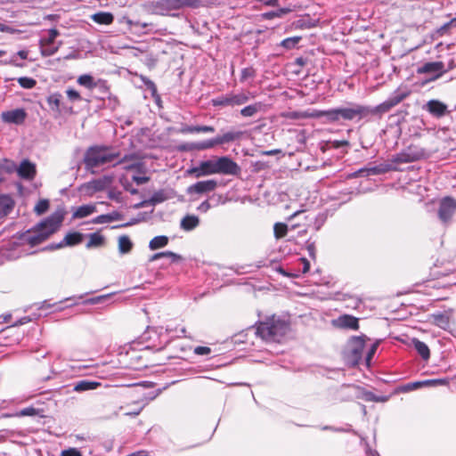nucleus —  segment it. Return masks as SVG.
I'll return each instance as SVG.
<instances>
[{
    "label": "nucleus",
    "instance_id": "nucleus-35",
    "mask_svg": "<svg viewBox=\"0 0 456 456\" xmlns=\"http://www.w3.org/2000/svg\"><path fill=\"white\" fill-rule=\"evenodd\" d=\"M17 165L13 160L8 159H0V172L3 175V173L5 174H12L13 172H16Z\"/></svg>",
    "mask_w": 456,
    "mask_h": 456
},
{
    "label": "nucleus",
    "instance_id": "nucleus-8",
    "mask_svg": "<svg viewBox=\"0 0 456 456\" xmlns=\"http://www.w3.org/2000/svg\"><path fill=\"white\" fill-rule=\"evenodd\" d=\"M190 0H158L153 4V12L159 15H167L184 5H190Z\"/></svg>",
    "mask_w": 456,
    "mask_h": 456
},
{
    "label": "nucleus",
    "instance_id": "nucleus-48",
    "mask_svg": "<svg viewBox=\"0 0 456 456\" xmlns=\"http://www.w3.org/2000/svg\"><path fill=\"white\" fill-rule=\"evenodd\" d=\"M419 382V388L423 387H431V386H438V385H446L448 383L445 379H427Z\"/></svg>",
    "mask_w": 456,
    "mask_h": 456
},
{
    "label": "nucleus",
    "instance_id": "nucleus-37",
    "mask_svg": "<svg viewBox=\"0 0 456 456\" xmlns=\"http://www.w3.org/2000/svg\"><path fill=\"white\" fill-rule=\"evenodd\" d=\"M48 36L39 39V45H53L57 37L60 36V31L56 28H50L47 31Z\"/></svg>",
    "mask_w": 456,
    "mask_h": 456
},
{
    "label": "nucleus",
    "instance_id": "nucleus-29",
    "mask_svg": "<svg viewBox=\"0 0 456 456\" xmlns=\"http://www.w3.org/2000/svg\"><path fill=\"white\" fill-rule=\"evenodd\" d=\"M263 103L258 102H255L253 104H249L245 106L240 110V114L243 118H252L256 116L259 111L262 110Z\"/></svg>",
    "mask_w": 456,
    "mask_h": 456
},
{
    "label": "nucleus",
    "instance_id": "nucleus-25",
    "mask_svg": "<svg viewBox=\"0 0 456 456\" xmlns=\"http://www.w3.org/2000/svg\"><path fill=\"white\" fill-rule=\"evenodd\" d=\"M283 117L289 118V119H301V118H320V110H314L313 112L297 111V110L289 111L287 113H284Z\"/></svg>",
    "mask_w": 456,
    "mask_h": 456
},
{
    "label": "nucleus",
    "instance_id": "nucleus-16",
    "mask_svg": "<svg viewBox=\"0 0 456 456\" xmlns=\"http://www.w3.org/2000/svg\"><path fill=\"white\" fill-rule=\"evenodd\" d=\"M16 172L20 178L31 181L37 174L36 165L28 159H23L20 166H17Z\"/></svg>",
    "mask_w": 456,
    "mask_h": 456
},
{
    "label": "nucleus",
    "instance_id": "nucleus-57",
    "mask_svg": "<svg viewBox=\"0 0 456 456\" xmlns=\"http://www.w3.org/2000/svg\"><path fill=\"white\" fill-rule=\"evenodd\" d=\"M164 257H167L170 259L171 263L178 262L182 259V256L176 253H174L172 251H163Z\"/></svg>",
    "mask_w": 456,
    "mask_h": 456
},
{
    "label": "nucleus",
    "instance_id": "nucleus-26",
    "mask_svg": "<svg viewBox=\"0 0 456 456\" xmlns=\"http://www.w3.org/2000/svg\"><path fill=\"white\" fill-rule=\"evenodd\" d=\"M413 348L420 355L424 361H428L430 357V350L426 343L418 338H413L411 341Z\"/></svg>",
    "mask_w": 456,
    "mask_h": 456
},
{
    "label": "nucleus",
    "instance_id": "nucleus-2",
    "mask_svg": "<svg viewBox=\"0 0 456 456\" xmlns=\"http://www.w3.org/2000/svg\"><path fill=\"white\" fill-rule=\"evenodd\" d=\"M62 220L63 215L61 212H54L38 223L32 230L21 233L20 239L32 247L37 246L56 232Z\"/></svg>",
    "mask_w": 456,
    "mask_h": 456
},
{
    "label": "nucleus",
    "instance_id": "nucleus-18",
    "mask_svg": "<svg viewBox=\"0 0 456 456\" xmlns=\"http://www.w3.org/2000/svg\"><path fill=\"white\" fill-rule=\"evenodd\" d=\"M15 201L9 194H0V219L9 216L14 209Z\"/></svg>",
    "mask_w": 456,
    "mask_h": 456
},
{
    "label": "nucleus",
    "instance_id": "nucleus-63",
    "mask_svg": "<svg viewBox=\"0 0 456 456\" xmlns=\"http://www.w3.org/2000/svg\"><path fill=\"white\" fill-rule=\"evenodd\" d=\"M110 223L107 214L100 215L92 220V224H105Z\"/></svg>",
    "mask_w": 456,
    "mask_h": 456
},
{
    "label": "nucleus",
    "instance_id": "nucleus-24",
    "mask_svg": "<svg viewBox=\"0 0 456 456\" xmlns=\"http://www.w3.org/2000/svg\"><path fill=\"white\" fill-rule=\"evenodd\" d=\"M215 127L212 126H189L184 125L180 128L181 134H194V133H214Z\"/></svg>",
    "mask_w": 456,
    "mask_h": 456
},
{
    "label": "nucleus",
    "instance_id": "nucleus-22",
    "mask_svg": "<svg viewBox=\"0 0 456 456\" xmlns=\"http://www.w3.org/2000/svg\"><path fill=\"white\" fill-rule=\"evenodd\" d=\"M244 134L242 131H228L222 135H217L216 140L218 145L230 143L234 141L240 140Z\"/></svg>",
    "mask_w": 456,
    "mask_h": 456
},
{
    "label": "nucleus",
    "instance_id": "nucleus-5",
    "mask_svg": "<svg viewBox=\"0 0 456 456\" xmlns=\"http://www.w3.org/2000/svg\"><path fill=\"white\" fill-rule=\"evenodd\" d=\"M431 152L419 145L411 144L402 151L393 155V161L398 164H406L421 159H427Z\"/></svg>",
    "mask_w": 456,
    "mask_h": 456
},
{
    "label": "nucleus",
    "instance_id": "nucleus-14",
    "mask_svg": "<svg viewBox=\"0 0 456 456\" xmlns=\"http://www.w3.org/2000/svg\"><path fill=\"white\" fill-rule=\"evenodd\" d=\"M26 118L27 112L22 108L3 111L1 114L2 120L8 124L21 125Z\"/></svg>",
    "mask_w": 456,
    "mask_h": 456
},
{
    "label": "nucleus",
    "instance_id": "nucleus-52",
    "mask_svg": "<svg viewBox=\"0 0 456 456\" xmlns=\"http://www.w3.org/2000/svg\"><path fill=\"white\" fill-rule=\"evenodd\" d=\"M39 414V410L34 408L33 406L26 407L21 409L16 415L19 417L25 416H37Z\"/></svg>",
    "mask_w": 456,
    "mask_h": 456
},
{
    "label": "nucleus",
    "instance_id": "nucleus-43",
    "mask_svg": "<svg viewBox=\"0 0 456 456\" xmlns=\"http://www.w3.org/2000/svg\"><path fill=\"white\" fill-rule=\"evenodd\" d=\"M397 165H399V164L393 161V156H392L389 161L380 163V164H379V167L380 173L386 174L390 171H399Z\"/></svg>",
    "mask_w": 456,
    "mask_h": 456
},
{
    "label": "nucleus",
    "instance_id": "nucleus-60",
    "mask_svg": "<svg viewBox=\"0 0 456 456\" xmlns=\"http://www.w3.org/2000/svg\"><path fill=\"white\" fill-rule=\"evenodd\" d=\"M456 27V18L452 19L450 21L444 23L439 29L438 32L441 34H444L450 28Z\"/></svg>",
    "mask_w": 456,
    "mask_h": 456
},
{
    "label": "nucleus",
    "instance_id": "nucleus-13",
    "mask_svg": "<svg viewBox=\"0 0 456 456\" xmlns=\"http://www.w3.org/2000/svg\"><path fill=\"white\" fill-rule=\"evenodd\" d=\"M217 187V182L214 179L197 182L187 189L188 194H204L211 192Z\"/></svg>",
    "mask_w": 456,
    "mask_h": 456
},
{
    "label": "nucleus",
    "instance_id": "nucleus-34",
    "mask_svg": "<svg viewBox=\"0 0 456 456\" xmlns=\"http://www.w3.org/2000/svg\"><path fill=\"white\" fill-rule=\"evenodd\" d=\"M169 240L167 236L165 235H159L154 237L152 240H151L149 243V248L151 250H156L161 248H164L167 245Z\"/></svg>",
    "mask_w": 456,
    "mask_h": 456
},
{
    "label": "nucleus",
    "instance_id": "nucleus-64",
    "mask_svg": "<svg viewBox=\"0 0 456 456\" xmlns=\"http://www.w3.org/2000/svg\"><path fill=\"white\" fill-rule=\"evenodd\" d=\"M132 180L138 185H140L147 183L150 180V178L148 176L133 175Z\"/></svg>",
    "mask_w": 456,
    "mask_h": 456
},
{
    "label": "nucleus",
    "instance_id": "nucleus-36",
    "mask_svg": "<svg viewBox=\"0 0 456 456\" xmlns=\"http://www.w3.org/2000/svg\"><path fill=\"white\" fill-rule=\"evenodd\" d=\"M133 248V242L126 235H122L118 238V250L121 254H127Z\"/></svg>",
    "mask_w": 456,
    "mask_h": 456
},
{
    "label": "nucleus",
    "instance_id": "nucleus-33",
    "mask_svg": "<svg viewBox=\"0 0 456 456\" xmlns=\"http://www.w3.org/2000/svg\"><path fill=\"white\" fill-rule=\"evenodd\" d=\"M221 197L218 195H213L208 200H204L201 202V204L198 207V210L201 213L208 212L210 208L217 206L220 202Z\"/></svg>",
    "mask_w": 456,
    "mask_h": 456
},
{
    "label": "nucleus",
    "instance_id": "nucleus-12",
    "mask_svg": "<svg viewBox=\"0 0 456 456\" xmlns=\"http://www.w3.org/2000/svg\"><path fill=\"white\" fill-rule=\"evenodd\" d=\"M218 145L216 137L202 142H185L178 147L181 151H205Z\"/></svg>",
    "mask_w": 456,
    "mask_h": 456
},
{
    "label": "nucleus",
    "instance_id": "nucleus-42",
    "mask_svg": "<svg viewBox=\"0 0 456 456\" xmlns=\"http://www.w3.org/2000/svg\"><path fill=\"white\" fill-rule=\"evenodd\" d=\"M256 76V70L253 67H248L241 69L240 82L245 83L249 79H254Z\"/></svg>",
    "mask_w": 456,
    "mask_h": 456
},
{
    "label": "nucleus",
    "instance_id": "nucleus-47",
    "mask_svg": "<svg viewBox=\"0 0 456 456\" xmlns=\"http://www.w3.org/2000/svg\"><path fill=\"white\" fill-rule=\"evenodd\" d=\"M273 232H274V236L277 239L282 238V237L286 236V234H287L288 226H287V224H285L283 223H276L273 226Z\"/></svg>",
    "mask_w": 456,
    "mask_h": 456
},
{
    "label": "nucleus",
    "instance_id": "nucleus-50",
    "mask_svg": "<svg viewBox=\"0 0 456 456\" xmlns=\"http://www.w3.org/2000/svg\"><path fill=\"white\" fill-rule=\"evenodd\" d=\"M50 203L48 200H40L35 206V212L37 215H43L49 208Z\"/></svg>",
    "mask_w": 456,
    "mask_h": 456
},
{
    "label": "nucleus",
    "instance_id": "nucleus-49",
    "mask_svg": "<svg viewBox=\"0 0 456 456\" xmlns=\"http://www.w3.org/2000/svg\"><path fill=\"white\" fill-rule=\"evenodd\" d=\"M419 382V388L423 387H431V386H438V385H446L448 383L445 379H427Z\"/></svg>",
    "mask_w": 456,
    "mask_h": 456
},
{
    "label": "nucleus",
    "instance_id": "nucleus-31",
    "mask_svg": "<svg viewBox=\"0 0 456 456\" xmlns=\"http://www.w3.org/2000/svg\"><path fill=\"white\" fill-rule=\"evenodd\" d=\"M89 240L86 244V248H100L104 245L105 238L99 232H94L87 235Z\"/></svg>",
    "mask_w": 456,
    "mask_h": 456
},
{
    "label": "nucleus",
    "instance_id": "nucleus-59",
    "mask_svg": "<svg viewBox=\"0 0 456 456\" xmlns=\"http://www.w3.org/2000/svg\"><path fill=\"white\" fill-rule=\"evenodd\" d=\"M193 352L197 355H208L211 353V348L208 346H197Z\"/></svg>",
    "mask_w": 456,
    "mask_h": 456
},
{
    "label": "nucleus",
    "instance_id": "nucleus-11",
    "mask_svg": "<svg viewBox=\"0 0 456 456\" xmlns=\"http://www.w3.org/2000/svg\"><path fill=\"white\" fill-rule=\"evenodd\" d=\"M187 173L193 175L196 178L217 174L216 159L201 161L199 166L188 169Z\"/></svg>",
    "mask_w": 456,
    "mask_h": 456
},
{
    "label": "nucleus",
    "instance_id": "nucleus-54",
    "mask_svg": "<svg viewBox=\"0 0 456 456\" xmlns=\"http://www.w3.org/2000/svg\"><path fill=\"white\" fill-rule=\"evenodd\" d=\"M111 294H109V295H102V296H98V297H91L89 299H86L84 301L85 304H89V305H96V304H99V303H102L103 302L107 297H109Z\"/></svg>",
    "mask_w": 456,
    "mask_h": 456
},
{
    "label": "nucleus",
    "instance_id": "nucleus-7",
    "mask_svg": "<svg viewBox=\"0 0 456 456\" xmlns=\"http://www.w3.org/2000/svg\"><path fill=\"white\" fill-rule=\"evenodd\" d=\"M365 336L353 337L349 342L347 359L352 365H357L362 358L365 348Z\"/></svg>",
    "mask_w": 456,
    "mask_h": 456
},
{
    "label": "nucleus",
    "instance_id": "nucleus-53",
    "mask_svg": "<svg viewBox=\"0 0 456 456\" xmlns=\"http://www.w3.org/2000/svg\"><path fill=\"white\" fill-rule=\"evenodd\" d=\"M66 94H67L69 100L71 102H77V101L81 100L80 94L73 88L67 89Z\"/></svg>",
    "mask_w": 456,
    "mask_h": 456
},
{
    "label": "nucleus",
    "instance_id": "nucleus-62",
    "mask_svg": "<svg viewBox=\"0 0 456 456\" xmlns=\"http://www.w3.org/2000/svg\"><path fill=\"white\" fill-rule=\"evenodd\" d=\"M61 456H82L77 448H69L61 452Z\"/></svg>",
    "mask_w": 456,
    "mask_h": 456
},
{
    "label": "nucleus",
    "instance_id": "nucleus-15",
    "mask_svg": "<svg viewBox=\"0 0 456 456\" xmlns=\"http://www.w3.org/2000/svg\"><path fill=\"white\" fill-rule=\"evenodd\" d=\"M332 324L338 329L357 330L359 329V319L350 314H342L333 320Z\"/></svg>",
    "mask_w": 456,
    "mask_h": 456
},
{
    "label": "nucleus",
    "instance_id": "nucleus-58",
    "mask_svg": "<svg viewBox=\"0 0 456 456\" xmlns=\"http://www.w3.org/2000/svg\"><path fill=\"white\" fill-rule=\"evenodd\" d=\"M419 385L420 384L418 381L407 383V384H405L404 386L402 387V391L403 392H410V391H412V390H415V389H419Z\"/></svg>",
    "mask_w": 456,
    "mask_h": 456
},
{
    "label": "nucleus",
    "instance_id": "nucleus-61",
    "mask_svg": "<svg viewBox=\"0 0 456 456\" xmlns=\"http://www.w3.org/2000/svg\"><path fill=\"white\" fill-rule=\"evenodd\" d=\"M300 265H302V268L298 271L302 273H306L310 270V263L309 261L305 258L301 257L299 258Z\"/></svg>",
    "mask_w": 456,
    "mask_h": 456
},
{
    "label": "nucleus",
    "instance_id": "nucleus-27",
    "mask_svg": "<svg viewBox=\"0 0 456 456\" xmlns=\"http://www.w3.org/2000/svg\"><path fill=\"white\" fill-rule=\"evenodd\" d=\"M200 224V219L194 215L185 216L180 223V227L184 231H192Z\"/></svg>",
    "mask_w": 456,
    "mask_h": 456
},
{
    "label": "nucleus",
    "instance_id": "nucleus-38",
    "mask_svg": "<svg viewBox=\"0 0 456 456\" xmlns=\"http://www.w3.org/2000/svg\"><path fill=\"white\" fill-rule=\"evenodd\" d=\"M140 78L142 81L143 85L146 86V89L151 92V96L154 99H160L159 95L158 94V90L155 83L143 75H140Z\"/></svg>",
    "mask_w": 456,
    "mask_h": 456
},
{
    "label": "nucleus",
    "instance_id": "nucleus-6",
    "mask_svg": "<svg viewBox=\"0 0 456 456\" xmlns=\"http://www.w3.org/2000/svg\"><path fill=\"white\" fill-rule=\"evenodd\" d=\"M249 100L248 95L244 92L234 93L229 92L224 94L218 95L211 99V104L214 107H231L234 108L241 106L248 102Z\"/></svg>",
    "mask_w": 456,
    "mask_h": 456
},
{
    "label": "nucleus",
    "instance_id": "nucleus-9",
    "mask_svg": "<svg viewBox=\"0 0 456 456\" xmlns=\"http://www.w3.org/2000/svg\"><path fill=\"white\" fill-rule=\"evenodd\" d=\"M456 213V200L452 197H444L441 200L438 208V217L444 224L451 222Z\"/></svg>",
    "mask_w": 456,
    "mask_h": 456
},
{
    "label": "nucleus",
    "instance_id": "nucleus-21",
    "mask_svg": "<svg viewBox=\"0 0 456 456\" xmlns=\"http://www.w3.org/2000/svg\"><path fill=\"white\" fill-rule=\"evenodd\" d=\"M169 197L165 190H159L155 191L151 197L141 203V206H156L168 200Z\"/></svg>",
    "mask_w": 456,
    "mask_h": 456
},
{
    "label": "nucleus",
    "instance_id": "nucleus-23",
    "mask_svg": "<svg viewBox=\"0 0 456 456\" xmlns=\"http://www.w3.org/2000/svg\"><path fill=\"white\" fill-rule=\"evenodd\" d=\"M381 175L379 165L370 167H362L358 169L357 171L348 174L347 178H355V177H367L370 175Z\"/></svg>",
    "mask_w": 456,
    "mask_h": 456
},
{
    "label": "nucleus",
    "instance_id": "nucleus-1",
    "mask_svg": "<svg viewBox=\"0 0 456 456\" xmlns=\"http://www.w3.org/2000/svg\"><path fill=\"white\" fill-rule=\"evenodd\" d=\"M409 94L410 91L408 90L397 89L385 102L375 107L353 103L349 107L320 110V118L323 117L328 122L336 123L341 119L351 121L369 118L371 116L381 117L403 102Z\"/></svg>",
    "mask_w": 456,
    "mask_h": 456
},
{
    "label": "nucleus",
    "instance_id": "nucleus-28",
    "mask_svg": "<svg viewBox=\"0 0 456 456\" xmlns=\"http://www.w3.org/2000/svg\"><path fill=\"white\" fill-rule=\"evenodd\" d=\"M92 20L100 25H110L114 20V16L110 12H99L91 16Z\"/></svg>",
    "mask_w": 456,
    "mask_h": 456
},
{
    "label": "nucleus",
    "instance_id": "nucleus-51",
    "mask_svg": "<svg viewBox=\"0 0 456 456\" xmlns=\"http://www.w3.org/2000/svg\"><path fill=\"white\" fill-rule=\"evenodd\" d=\"M61 95L60 94H53L50 95L47 102L53 110H59L61 104Z\"/></svg>",
    "mask_w": 456,
    "mask_h": 456
},
{
    "label": "nucleus",
    "instance_id": "nucleus-56",
    "mask_svg": "<svg viewBox=\"0 0 456 456\" xmlns=\"http://www.w3.org/2000/svg\"><path fill=\"white\" fill-rule=\"evenodd\" d=\"M377 348H378V344L377 343H374L370 346V347L369 348L367 354H366V357H365V361H366V363L367 365H370V361L373 357V355L375 354L376 351H377Z\"/></svg>",
    "mask_w": 456,
    "mask_h": 456
},
{
    "label": "nucleus",
    "instance_id": "nucleus-44",
    "mask_svg": "<svg viewBox=\"0 0 456 456\" xmlns=\"http://www.w3.org/2000/svg\"><path fill=\"white\" fill-rule=\"evenodd\" d=\"M126 23L129 26L130 30L134 32H143V29L147 28L150 24L146 22H141L139 20H133L130 19L126 20Z\"/></svg>",
    "mask_w": 456,
    "mask_h": 456
},
{
    "label": "nucleus",
    "instance_id": "nucleus-4",
    "mask_svg": "<svg viewBox=\"0 0 456 456\" xmlns=\"http://www.w3.org/2000/svg\"><path fill=\"white\" fill-rule=\"evenodd\" d=\"M289 330V322L273 315L259 322L256 327V335L269 341H278Z\"/></svg>",
    "mask_w": 456,
    "mask_h": 456
},
{
    "label": "nucleus",
    "instance_id": "nucleus-30",
    "mask_svg": "<svg viewBox=\"0 0 456 456\" xmlns=\"http://www.w3.org/2000/svg\"><path fill=\"white\" fill-rule=\"evenodd\" d=\"M99 386H100L99 382L82 379L74 384L73 389L76 392H84V391L95 389Z\"/></svg>",
    "mask_w": 456,
    "mask_h": 456
},
{
    "label": "nucleus",
    "instance_id": "nucleus-17",
    "mask_svg": "<svg viewBox=\"0 0 456 456\" xmlns=\"http://www.w3.org/2000/svg\"><path fill=\"white\" fill-rule=\"evenodd\" d=\"M84 237L85 235L78 232H69L65 235V237L60 243L52 244L49 246V248L51 249H57L65 246H76L83 241Z\"/></svg>",
    "mask_w": 456,
    "mask_h": 456
},
{
    "label": "nucleus",
    "instance_id": "nucleus-55",
    "mask_svg": "<svg viewBox=\"0 0 456 456\" xmlns=\"http://www.w3.org/2000/svg\"><path fill=\"white\" fill-rule=\"evenodd\" d=\"M5 64H10L15 67L23 68L25 63L19 61V58L16 54H12L8 61H4Z\"/></svg>",
    "mask_w": 456,
    "mask_h": 456
},
{
    "label": "nucleus",
    "instance_id": "nucleus-40",
    "mask_svg": "<svg viewBox=\"0 0 456 456\" xmlns=\"http://www.w3.org/2000/svg\"><path fill=\"white\" fill-rule=\"evenodd\" d=\"M301 39V37H287L281 42L280 46L283 47L285 50H291L297 46Z\"/></svg>",
    "mask_w": 456,
    "mask_h": 456
},
{
    "label": "nucleus",
    "instance_id": "nucleus-32",
    "mask_svg": "<svg viewBox=\"0 0 456 456\" xmlns=\"http://www.w3.org/2000/svg\"><path fill=\"white\" fill-rule=\"evenodd\" d=\"M96 211V207L94 205H82L79 206L76 211L73 213V218H84Z\"/></svg>",
    "mask_w": 456,
    "mask_h": 456
},
{
    "label": "nucleus",
    "instance_id": "nucleus-20",
    "mask_svg": "<svg viewBox=\"0 0 456 456\" xmlns=\"http://www.w3.org/2000/svg\"><path fill=\"white\" fill-rule=\"evenodd\" d=\"M427 110L433 116L440 118L446 114L447 106L440 101L431 100L427 103Z\"/></svg>",
    "mask_w": 456,
    "mask_h": 456
},
{
    "label": "nucleus",
    "instance_id": "nucleus-41",
    "mask_svg": "<svg viewBox=\"0 0 456 456\" xmlns=\"http://www.w3.org/2000/svg\"><path fill=\"white\" fill-rule=\"evenodd\" d=\"M77 83L80 86H85L86 88H88V89H93L96 86L94 78L89 74H85V75L79 76L77 78Z\"/></svg>",
    "mask_w": 456,
    "mask_h": 456
},
{
    "label": "nucleus",
    "instance_id": "nucleus-46",
    "mask_svg": "<svg viewBox=\"0 0 456 456\" xmlns=\"http://www.w3.org/2000/svg\"><path fill=\"white\" fill-rule=\"evenodd\" d=\"M19 85L25 89H32L37 85V81L28 77H20L17 79Z\"/></svg>",
    "mask_w": 456,
    "mask_h": 456
},
{
    "label": "nucleus",
    "instance_id": "nucleus-19",
    "mask_svg": "<svg viewBox=\"0 0 456 456\" xmlns=\"http://www.w3.org/2000/svg\"><path fill=\"white\" fill-rule=\"evenodd\" d=\"M447 69L444 68V64L442 61H431L426 62L419 69V73H435L437 77L446 72Z\"/></svg>",
    "mask_w": 456,
    "mask_h": 456
},
{
    "label": "nucleus",
    "instance_id": "nucleus-39",
    "mask_svg": "<svg viewBox=\"0 0 456 456\" xmlns=\"http://www.w3.org/2000/svg\"><path fill=\"white\" fill-rule=\"evenodd\" d=\"M289 12L290 10L288 8H280L275 11L264 12L261 16L264 20H273L274 18H281L283 15L289 13Z\"/></svg>",
    "mask_w": 456,
    "mask_h": 456
},
{
    "label": "nucleus",
    "instance_id": "nucleus-3",
    "mask_svg": "<svg viewBox=\"0 0 456 456\" xmlns=\"http://www.w3.org/2000/svg\"><path fill=\"white\" fill-rule=\"evenodd\" d=\"M118 157L119 153L112 152L107 147L95 145L89 147L86 151L84 163L86 170L94 173L95 168L110 164L118 159Z\"/></svg>",
    "mask_w": 456,
    "mask_h": 456
},
{
    "label": "nucleus",
    "instance_id": "nucleus-45",
    "mask_svg": "<svg viewBox=\"0 0 456 456\" xmlns=\"http://www.w3.org/2000/svg\"><path fill=\"white\" fill-rule=\"evenodd\" d=\"M62 45V42L60 41L56 46L53 45H39L40 46V53L42 56L44 57H49L53 55L55 53H57L60 45Z\"/></svg>",
    "mask_w": 456,
    "mask_h": 456
},
{
    "label": "nucleus",
    "instance_id": "nucleus-10",
    "mask_svg": "<svg viewBox=\"0 0 456 456\" xmlns=\"http://www.w3.org/2000/svg\"><path fill=\"white\" fill-rule=\"evenodd\" d=\"M217 174L225 175H238L241 168L228 156H222L216 159Z\"/></svg>",
    "mask_w": 456,
    "mask_h": 456
}]
</instances>
